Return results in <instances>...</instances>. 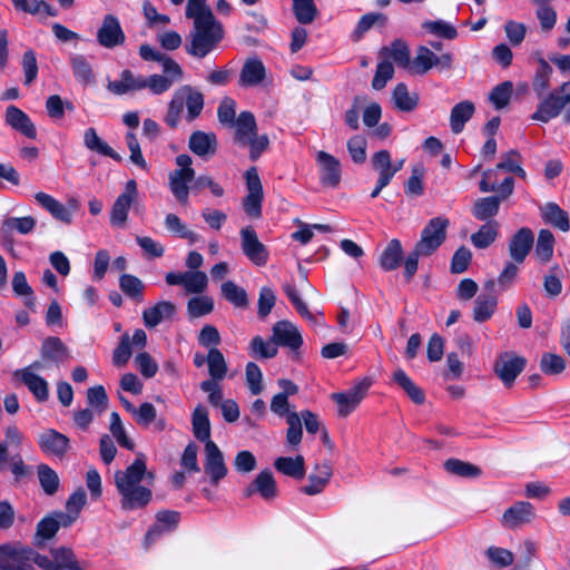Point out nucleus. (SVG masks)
Returning <instances> with one entry per match:
<instances>
[{"mask_svg": "<svg viewBox=\"0 0 570 570\" xmlns=\"http://www.w3.org/2000/svg\"><path fill=\"white\" fill-rule=\"evenodd\" d=\"M525 366V358L512 353H501L494 364V373L510 387Z\"/></svg>", "mask_w": 570, "mask_h": 570, "instance_id": "15", "label": "nucleus"}, {"mask_svg": "<svg viewBox=\"0 0 570 570\" xmlns=\"http://www.w3.org/2000/svg\"><path fill=\"white\" fill-rule=\"evenodd\" d=\"M265 78V67L258 59L247 60L240 71L239 85L243 87H254L259 85Z\"/></svg>", "mask_w": 570, "mask_h": 570, "instance_id": "36", "label": "nucleus"}, {"mask_svg": "<svg viewBox=\"0 0 570 570\" xmlns=\"http://www.w3.org/2000/svg\"><path fill=\"white\" fill-rule=\"evenodd\" d=\"M537 61L538 67L533 75L531 85L533 92L535 94L537 98L540 99L541 101L550 92L553 69L549 65V62L541 56L538 57Z\"/></svg>", "mask_w": 570, "mask_h": 570, "instance_id": "27", "label": "nucleus"}, {"mask_svg": "<svg viewBox=\"0 0 570 570\" xmlns=\"http://www.w3.org/2000/svg\"><path fill=\"white\" fill-rule=\"evenodd\" d=\"M204 104V95L200 91L189 85L181 86L174 92L164 120L170 128H176L186 106V120L194 121L200 116Z\"/></svg>", "mask_w": 570, "mask_h": 570, "instance_id": "3", "label": "nucleus"}, {"mask_svg": "<svg viewBox=\"0 0 570 570\" xmlns=\"http://www.w3.org/2000/svg\"><path fill=\"white\" fill-rule=\"evenodd\" d=\"M12 376L13 379L22 382L38 402H46L48 400V383L37 373H31L28 371V368H19L13 372Z\"/></svg>", "mask_w": 570, "mask_h": 570, "instance_id": "23", "label": "nucleus"}, {"mask_svg": "<svg viewBox=\"0 0 570 570\" xmlns=\"http://www.w3.org/2000/svg\"><path fill=\"white\" fill-rule=\"evenodd\" d=\"M188 147L196 156L208 159L217 151V136L212 131L196 130L189 137Z\"/></svg>", "mask_w": 570, "mask_h": 570, "instance_id": "21", "label": "nucleus"}, {"mask_svg": "<svg viewBox=\"0 0 570 570\" xmlns=\"http://www.w3.org/2000/svg\"><path fill=\"white\" fill-rule=\"evenodd\" d=\"M535 6V16L543 32H550L557 23V11L551 6L554 0H531Z\"/></svg>", "mask_w": 570, "mask_h": 570, "instance_id": "46", "label": "nucleus"}, {"mask_svg": "<svg viewBox=\"0 0 570 570\" xmlns=\"http://www.w3.org/2000/svg\"><path fill=\"white\" fill-rule=\"evenodd\" d=\"M195 176L191 171H171L169 174V188L174 197L181 204L187 205L189 200V183Z\"/></svg>", "mask_w": 570, "mask_h": 570, "instance_id": "32", "label": "nucleus"}, {"mask_svg": "<svg viewBox=\"0 0 570 570\" xmlns=\"http://www.w3.org/2000/svg\"><path fill=\"white\" fill-rule=\"evenodd\" d=\"M38 445L42 453L61 459L70 450V440L55 429H46L38 435Z\"/></svg>", "mask_w": 570, "mask_h": 570, "instance_id": "17", "label": "nucleus"}, {"mask_svg": "<svg viewBox=\"0 0 570 570\" xmlns=\"http://www.w3.org/2000/svg\"><path fill=\"white\" fill-rule=\"evenodd\" d=\"M277 345L272 341H265L261 336H255L249 344L250 354L254 357L272 358L277 354Z\"/></svg>", "mask_w": 570, "mask_h": 570, "instance_id": "64", "label": "nucleus"}, {"mask_svg": "<svg viewBox=\"0 0 570 570\" xmlns=\"http://www.w3.org/2000/svg\"><path fill=\"white\" fill-rule=\"evenodd\" d=\"M542 218L546 223L559 228L562 232L570 229V222L567 212L558 204L548 203L541 208Z\"/></svg>", "mask_w": 570, "mask_h": 570, "instance_id": "41", "label": "nucleus"}, {"mask_svg": "<svg viewBox=\"0 0 570 570\" xmlns=\"http://www.w3.org/2000/svg\"><path fill=\"white\" fill-rule=\"evenodd\" d=\"M554 237L548 229H541L539 232L535 256L541 263H547L553 255Z\"/></svg>", "mask_w": 570, "mask_h": 570, "instance_id": "60", "label": "nucleus"}, {"mask_svg": "<svg viewBox=\"0 0 570 570\" xmlns=\"http://www.w3.org/2000/svg\"><path fill=\"white\" fill-rule=\"evenodd\" d=\"M157 522L159 523L155 528L150 529L144 540L145 549H148L150 544L161 535L165 531H170L179 522V513L176 511L164 510L157 513Z\"/></svg>", "mask_w": 570, "mask_h": 570, "instance_id": "31", "label": "nucleus"}, {"mask_svg": "<svg viewBox=\"0 0 570 570\" xmlns=\"http://www.w3.org/2000/svg\"><path fill=\"white\" fill-rule=\"evenodd\" d=\"M10 470L16 481H22L32 475V468L27 465L20 454L9 456L8 444L0 442V473Z\"/></svg>", "mask_w": 570, "mask_h": 570, "instance_id": "19", "label": "nucleus"}, {"mask_svg": "<svg viewBox=\"0 0 570 570\" xmlns=\"http://www.w3.org/2000/svg\"><path fill=\"white\" fill-rule=\"evenodd\" d=\"M332 475V470L327 464L317 466V473H312L308 478V484L304 487L303 492L306 495H316L327 484Z\"/></svg>", "mask_w": 570, "mask_h": 570, "instance_id": "56", "label": "nucleus"}, {"mask_svg": "<svg viewBox=\"0 0 570 570\" xmlns=\"http://www.w3.org/2000/svg\"><path fill=\"white\" fill-rule=\"evenodd\" d=\"M381 53L390 56L399 67L411 70L410 49L403 40H394L390 47L382 48Z\"/></svg>", "mask_w": 570, "mask_h": 570, "instance_id": "49", "label": "nucleus"}, {"mask_svg": "<svg viewBox=\"0 0 570 570\" xmlns=\"http://www.w3.org/2000/svg\"><path fill=\"white\" fill-rule=\"evenodd\" d=\"M371 386L370 380L365 379L345 392H337L331 399L337 404V413L345 417L351 414L361 403Z\"/></svg>", "mask_w": 570, "mask_h": 570, "instance_id": "12", "label": "nucleus"}, {"mask_svg": "<svg viewBox=\"0 0 570 570\" xmlns=\"http://www.w3.org/2000/svg\"><path fill=\"white\" fill-rule=\"evenodd\" d=\"M209 380L220 382L226 377L228 366L223 353L217 347H210L206 356Z\"/></svg>", "mask_w": 570, "mask_h": 570, "instance_id": "44", "label": "nucleus"}, {"mask_svg": "<svg viewBox=\"0 0 570 570\" xmlns=\"http://www.w3.org/2000/svg\"><path fill=\"white\" fill-rule=\"evenodd\" d=\"M495 295H479L474 302L473 320L482 323L492 317L497 308Z\"/></svg>", "mask_w": 570, "mask_h": 570, "instance_id": "55", "label": "nucleus"}, {"mask_svg": "<svg viewBox=\"0 0 570 570\" xmlns=\"http://www.w3.org/2000/svg\"><path fill=\"white\" fill-rule=\"evenodd\" d=\"M235 126V142L245 147V142L257 134V126L255 117L249 111H242L236 118Z\"/></svg>", "mask_w": 570, "mask_h": 570, "instance_id": "33", "label": "nucleus"}, {"mask_svg": "<svg viewBox=\"0 0 570 570\" xmlns=\"http://www.w3.org/2000/svg\"><path fill=\"white\" fill-rule=\"evenodd\" d=\"M475 107L470 100H463L453 106L450 112V127L453 134H460L465 124L474 115Z\"/></svg>", "mask_w": 570, "mask_h": 570, "instance_id": "35", "label": "nucleus"}, {"mask_svg": "<svg viewBox=\"0 0 570 570\" xmlns=\"http://www.w3.org/2000/svg\"><path fill=\"white\" fill-rule=\"evenodd\" d=\"M274 468L282 474L295 480H301L305 476V460L302 455L279 456L274 461Z\"/></svg>", "mask_w": 570, "mask_h": 570, "instance_id": "34", "label": "nucleus"}, {"mask_svg": "<svg viewBox=\"0 0 570 570\" xmlns=\"http://www.w3.org/2000/svg\"><path fill=\"white\" fill-rule=\"evenodd\" d=\"M115 482L124 499H151L155 474L147 469L144 455L139 454L126 470L115 473Z\"/></svg>", "mask_w": 570, "mask_h": 570, "instance_id": "2", "label": "nucleus"}, {"mask_svg": "<svg viewBox=\"0 0 570 570\" xmlns=\"http://www.w3.org/2000/svg\"><path fill=\"white\" fill-rule=\"evenodd\" d=\"M176 313V305L168 301H161L151 307L144 309L142 321L146 327L154 328L163 321L170 320Z\"/></svg>", "mask_w": 570, "mask_h": 570, "instance_id": "29", "label": "nucleus"}, {"mask_svg": "<svg viewBox=\"0 0 570 570\" xmlns=\"http://www.w3.org/2000/svg\"><path fill=\"white\" fill-rule=\"evenodd\" d=\"M422 28L432 35L448 40H452L458 37L455 27L444 20L424 21L422 23Z\"/></svg>", "mask_w": 570, "mask_h": 570, "instance_id": "63", "label": "nucleus"}, {"mask_svg": "<svg viewBox=\"0 0 570 570\" xmlns=\"http://www.w3.org/2000/svg\"><path fill=\"white\" fill-rule=\"evenodd\" d=\"M245 494L247 497L259 494L265 499L276 497L277 485L272 471L266 469L259 472L245 489Z\"/></svg>", "mask_w": 570, "mask_h": 570, "instance_id": "26", "label": "nucleus"}, {"mask_svg": "<svg viewBox=\"0 0 570 570\" xmlns=\"http://www.w3.org/2000/svg\"><path fill=\"white\" fill-rule=\"evenodd\" d=\"M37 475L43 493L48 497L55 495L60 484L57 472L48 464L41 463L37 466Z\"/></svg>", "mask_w": 570, "mask_h": 570, "instance_id": "48", "label": "nucleus"}, {"mask_svg": "<svg viewBox=\"0 0 570 570\" xmlns=\"http://www.w3.org/2000/svg\"><path fill=\"white\" fill-rule=\"evenodd\" d=\"M240 239L244 255L255 265L264 266L268 261V250L258 239L255 229L252 226L242 228Z\"/></svg>", "mask_w": 570, "mask_h": 570, "instance_id": "16", "label": "nucleus"}, {"mask_svg": "<svg viewBox=\"0 0 570 570\" xmlns=\"http://www.w3.org/2000/svg\"><path fill=\"white\" fill-rule=\"evenodd\" d=\"M185 14L194 22L185 49L190 56L202 59L223 40V24L212 9L204 6V0H187Z\"/></svg>", "mask_w": 570, "mask_h": 570, "instance_id": "1", "label": "nucleus"}, {"mask_svg": "<svg viewBox=\"0 0 570 570\" xmlns=\"http://www.w3.org/2000/svg\"><path fill=\"white\" fill-rule=\"evenodd\" d=\"M372 166L379 174L382 183L390 184L395 173L392 166V157L389 150L382 149L373 154L371 158Z\"/></svg>", "mask_w": 570, "mask_h": 570, "instance_id": "43", "label": "nucleus"}, {"mask_svg": "<svg viewBox=\"0 0 570 570\" xmlns=\"http://www.w3.org/2000/svg\"><path fill=\"white\" fill-rule=\"evenodd\" d=\"M73 76L82 83H92L95 81V75L90 63L82 55H75L70 59Z\"/></svg>", "mask_w": 570, "mask_h": 570, "instance_id": "59", "label": "nucleus"}, {"mask_svg": "<svg viewBox=\"0 0 570 570\" xmlns=\"http://www.w3.org/2000/svg\"><path fill=\"white\" fill-rule=\"evenodd\" d=\"M393 381L404 390L407 396L415 404H422L424 402V392L410 379V376L402 368H397L393 373Z\"/></svg>", "mask_w": 570, "mask_h": 570, "instance_id": "52", "label": "nucleus"}, {"mask_svg": "<svg viewBox=\"0 0 570 570\" xmlns=\"http://www.w3.org/2000/svg\"><path fill=\"white\" fill-rule=\"evenodd\" d=\"M164 223L168 232L180 238L187 239L189 244H195L200 239V236L189 229L176 214L166 215Z\"/></svg>", "mask_w": 570, "mask_h": 570, "instance_id": "54", "label": "nucleus"}, {"mask_svg": "<svg viewBox=\"0 0 570 570\" xmlns=\"http://www.w3.org/2000/svg\"><path fill=\"white\" fill-rule=\"evenodd\" d=\"M245 179L248 194L243 203L244 210L249 217L258 218L262 215L263 185L257 169L255 167L247 169Z\"/></svg>", "mask_w": 570, "mask_h": 570, "instance_id": "11", "label": "nucleus"}, {"mask_svg": "<svg viewBox=\"0 0 570 570\" xmlns=\"http://www.w3.org/2000/svg\"><path fill=\"white\" fill-rule=\"evenodd\" d=\"M222 294L236 307H246L248 305L246 291L233 281H226L222 284Z\"/></svg>", "mask_w": 570, "mask_h": 570, "instance_id": "61", "label": "nucleus"}, {"mask_svg": "<svg viewBox=\"0 0 570 570\" xmlns=\"http://www.w3.org/2000/svg\"><path fill=\"white\" fill-rule=\"evenodd\" d=\"M36 224V219L32 216L7 217L1 223V232L6 235H10L13 232L28 235L35 229Z\"/></svg>", "mask_w": 570, "mask_h": 570, "instance_id": "50", "label": "nucleus"}, {"mask_svg": "<svg viewBox=\"0 0 570 570\" xmlns=\"http://www.w3.org/2000/svg\"><path fill=\"white\" fill-rule=\"evenodd\" d=\"M534 518V509L528 501H518L502 515V522L508 528H517Z\"/></svg>", "mask_w": 570, "mask_h": 570, "instance_id": "28", "label": "nucleus"}, {"mask_svg": "<svg viewBox=\"0 0 570 570\" xmlns=\"http://www.w3.org/2000/svg\"><path fill=\"white\" fill-rule=\"evenodd\" d=\"M97 41L106 49H114L125 43L126 35L115 14L110 13L104 17L101 26L97 30Z\"/></svg>", "mask_w": 570, "mask_h": 570, "instance_id": "14", "label": "nucleus"}, {"mask_svg": "<svg viewBox=\"0 0 570 570\" xmlns=\"http://www.w3.org/2000/svg\"><path fill=\"white\" fill-rule=\"evenodd\" d=\"M569 104L570 81H564L558 88L551 90L538 104L535 111L531 115V119L547 124L551 119L557 118Z\"/></svg>", "mask_w": 570, "mask_h": 570, "instance_id": "5", "label": "nucleus"}, {"mask_svg": "<svg viewBox=\"0 0 570 570\" xmlns=\"http://www.w3.org/2000/svg\"><path fill=\"white\" fill-rule=\"evenodd\" d=\"M107 89L118 96L142 90L145 89L144 76H136L131 70L126 69L120 73L119 80L108 82Z\"/></svg>", "mask_w": 570, "mask_h": 570, "instance_id": "30", "label": "nucleus"}, {"mask_svg": "<svg viewBox=\"0 0 570 570\" xmlns=\"http://www.w3.org/2000/svg\"><path fill=\"white\" fill-rule=\"evenodd\" d=\"M499 235V224L495 220H488L478 232L471 235V243L475 248L484 249L492 245Z\"/></svg>", "mask_w": 570, "mask_h": 570, "instance_id": "42", "label": "nucleus"}, {"mask_svg": "<svg viewBox=\"0 0 570 570\" xmlns=\"http://www.w3.org/2000/svg\"><path fill=\"white\" fill-rule=\"evenodd\" d=\"M293 11L295 18L302 24L312 23L317 14L314 0H293Z\"/></svg>", "mask_w": 570, "mask_h": 570, "instance_id": "62", "label": "nucleus"}, {"mask_svg": "<svg viewBox=\"0 0 570 570\" xmlns=\"http://www.w3.org/2000/svg\"><path fill=\"white\" fill-rule=\"evenodd\" d=\"M214 309V301L207 295L191 297L187 302V314L189 318H199L212 313Z\"/></svg>", "mask_w": 570, "mask_h": 570, "instance_id": "58", "label": "nucleus"}, {"mask_svg": "<svg viewBox=\"0 0 570 570\" xmlns=\"http://www.w3.org/2000/svg\"><path fill=\"white\" fill-rule=\"evenodd\" d=\"M138 198V187L134 179L126 183L122 193L116 198L110 210V224L114 227L124 228L128 219L131 205Z\"/></svg>", "mask_w": 570, "mask_h": 570, "instance_id": "9", "label": "nucleus"}, {"mask_svg": "<svg viewBox=\"0 0 570 570\" xmlns=\"http://www.w3.org/2000/svg\"><path fill=\"white\" fill-rule=\"evenodd\" d=\"M83 145L87 149L96 151L102 156L112 158L116 161H121V156L116 153L106 141H104L97 134L95 128H88L83 132Z\"/></svg>", "mask_w": 570, "mask_h": 570, "instance_id": "38", "label": "nucleus"}, {"mask_svg": "<svg viewBox=\"0 0 570 570\" xmlns=\"http://www.w3.org/2000/svg\"><path fill=\"white\" fill-rule=\"evenodd\" d=\"M165 279L170 286L181 285L188 294H202L208 286V277L202 271L169 272Z\"/></svg>", "mask_w": 570, "mask_h": 570, "instance_id": "13", "label": "nucleus"}, {"mask_svg": "<svg viewBox=\"0 0 570 570\" xmlns=\"http://www.w3.org/2000/svg\"><path fill=\"white\" fill-rule=\"evenodd\" d=\"M38 552L21 543L0 544V570H36Z\"/></svg>", "mask_w": 570, "mask_h": 570, "instance_id": "6", "label": "nucleus"}, {"mask_svg": "<svg viewBox=\"0 0 570 570\" xmlns=\"http://www.w3.org/2000/svg\"><path fill=\"white\" fill-rule=\"evenodd\" d=\"M205 473L210 478L212 482L218 483L228 472L223 452L214 441H208V443L205 444Z\"/></svg>", "mask_w": 570, "mask_h": 570, "instance_id": "18", "label": "nucleus"}, {"mask_svg": "<svg viewBox=\"0 0 570 570\" xmlns=\"http://www.w3.org/2000/svg\"><path fill=\"white\" fill-rule=\"evenodd\" d=\"M272 340L276 345L286 346L293 351L298 350L303 344L299 331L288 321H279L273 326Z\"/></svg>", "mask_w": 570, "mask_h": 570, "instance_id": "20", "label": "nucleus"}, {"mask_svg": "<svg viewBox=\"0 0 570 570\" xmlns=\"http://www.w3.org/2000/svg\"><path fill=\"white\" fill-rule=\"evenodd\" d=\"M193 432L197 440L208 443L210 440V422L208 411L203 405H197L191 416Z\"/></svg>", "mask_w": 570, "mask_h": 570, "instance_id": "40", "label": "nucleus"}, {"mask_svg": "<svg viewBox=\"0 0 570 570\" xmlns=\"http://www.w3.org/2000/svg\"><path fill=\"white\" fill-rule=\"evenodd\" d=\"M40 355L45 361L61 363L68 357V348L59 337L49 336L41 344Z\"/></svg>", "mask_w": 570, "mask_h": 570, "instance_id": "39", "label": "nucleus"}, {"mask_svg": "<svg viewBox=\"0 0 570 570\" xmlns=\"http://www.w3.org/2000/svg\"><path fill=\"white\" fill-rule=\"evenodd\" d=\"M6 124L12 129L20 131L26 137L35 139L37 137V129L31 121L30 117L20 108L11 105L6 110Z\"/></svg>", "mask_w": 570, "mask_h": 570, "instance_id": "25", "label": "nucleus"}, {"mask_svg": "<svg viewBox=\"0 0 570 570\" xmlns=\"http://www.w3.org/2000/svg\"><path fill=\"white\" fill-rule=\"evenodd\" d=\"M449 224V219L443 216L430 219L422 229L420 240L414 248L423 256L433 254L445 240Z\"/></svg>", "mask_w": 570, "mask_h": 570, "instance_id": "7", "label": "nucleus"}, {"mask_svg": "<svg viewBox=\"0 0 570 570\" xmlns=\"http://www.w3.org/2000/svg\"><path fill=\"white\" fill-rule=\"evenodd\" d=\"M119 287L126 296L138 302L142 301L145 285L137 276L122 274L119 278Z\"/></svg>", "mask_w": 570, "mask_h": 570, "instance_id": "57", "label": "nucleus"}, {"mask_svg": "<svg viewBox=\"0 0 570 570\" xmlns=\"http://www.w3.org/2000/svg\"><path fill=\"white\" fill-rule=\"evenodd\" d=\"M534 242V235L528 227L520 228L509 242V254L517 264H522L529 255Z\"/></svg>", "mask_w": 570, "mask_h": 570, "instance_id": "22", "label": "nucleus"}, {"mask_svg": "<svg viewBox=\"0 0 570 570\" xmlns=\"http://www.w3.org/2000/svg\"><path fill=\"white\" fill-rule=\"evenodd\" d=\"M392 98L397 109L401 111L410 112L414 110L419 105V95L410 94L407 86L400 82L395 86Z\"/></svg>", "mask_w": 570, "mask_h": 570, "instance_id": "53", "label": "nucleus"}, {"mask_svg": "<svg viewBox=\"0 0 570 570\" xmlns=\"http://www.w3.org/2000/svg\"><path fill=\"white\" fill-rule=\"evenodd\" d=\"M403 248L401 242L396 238L391 239L382 252L379 263L383 271L391 272L396 269L402 262Z\"/></svg>", "mask_w": 570, "mask_h": 570, "instance_id": "37", "label": "nucleus"}, {"mask_svg": "<svg viewBox=\"0 0 570 570\" xmlns=\"http://www.w3.org/2000/svg\"><path fill=\"white\" fill-rule=\"evenodd\" d=\"M138 424L149 426L154 422L156 431H163L166 428V420L164 417H157L156 407L149 403L144 402L134 414Z\"/></svg>", "mask_w": 570, "mask_h": 570, "instance_id": "47", "label": "nucleus"}, {"mask_svg": "<svg viewBox=\"0 0 570 570\" xmlns=\"http://www.w3.org/2000/svg\"><path fill=\"white\" fill-rule=\"evenodd\" d=\"M501 199L498 196L480 198L472 208V215L478 220H491L499 213Z\"/></svg>", "mask_w": 570, "mask_h": 570, "instance_id": "51", "label": "nucleus"}, {"mask_svg": "<svg viewBox=\"0 0 570 570\" xmlns=\"http://www.w3.org/2000/svg\"><path fill=\"white\" fill-rule=\"evenodd\" d=\"M454 56L451 52H444L441 56L435 55L430 48L419 46L416 55L412 60L411 71L416 75H425L432 68L440 71H448L453 68Z\"/></svg>", "mask_w": 570, "mask_h": 570, "instance_id": "8", "label": "nucleus"}, {"mask_svg": "<svg viewBox=\"0 0 570 570\" xmlns=\"http://www.w3.org/2000/svg\"><path fill=\"white\" fill-rule=\"evenodd\" d=\"M85 504L86 501H67L66 512H55L43 518L37 525L33 544L41 548L43 541L53 538L61 525L69 527L77 520Z\"/></svg>", "mask_w": 570, "mask_h": 570, "instance_id": "4", "label": "nucleus"}, {"mask_svg": "<svg viewBox=\"0 0 570 570\" xmlns=\"http://www.w3.org/2000/svg\"><path fill=\"white\" fill-rule=\"evenodd\" d=\"M443 468L449 474L460 478L475 479L482 474V470L478 465L454 458L448 459L443 463Z\"/></svg>", "mask_w": 570, "mask_h": 570, "instance_id": "45", "label": "nucleus"}, {"mask_svg": "<svg viewBox=\"0 0 570 570\" xmlns=\"http://www.w3.org/2000/svg\"><path fill=\"white\" fill-rule=\"evenodd\" d=\"M35 200L39 206L47 210L55 219L67 225L72 223V215L79 208V202L76 198H70L68 205H63L55 197L43 191L35 195Z\"/></svg>", "mask_w": 570, "mask_h": 570, "instance_id": "10", "label": "nucleus"}, {"mask_svg": "<svg viewBox=\"0 0 570 570\" xmlns=\"http://www.w3.org/2000/svg\"><path fill=\"white\" fill-rule=\"evenodd\" d=\"M316 160L321 167V181L325 186L335 187L341 180V164L333 155L318 151Z\"/></svg>", "mask_w": 570, "mask_h": 570, "instance_id": "24", "label": "nucleus"}]
</instances>
